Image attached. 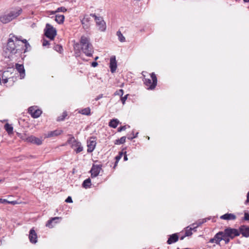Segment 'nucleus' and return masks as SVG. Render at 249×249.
Wrapping results in <instances>:
<instances>
[{
    "mask_svg": "<svg viewBox=\"0 0 249 249\" xmlns=\"http://www.w3.org/2000/svg\"><path fill=\"white\" fill-rule=\"evenodd\" d=\"M9 36L6 50L11 55L17 54L20 55L30 50V45L26 39H22L21 36H17L10 34Z\"/></svg>",
    "mask_w": 249,
    "mask_h": 249,
    "instance_id": "f257e3e1",
    "label": "nucleus"
},
{
    "mask_svg": "<svg viewBox=\"0 0 249 249\" xmlns=\"http://www.w3.org/2000/svg\"><path fill=\"white\" fill-rule=\"evenodd\" d=\"M73 48L75 53H80L81 51L87 56H92L94 52L93 47L90 41L89 37L82 36L80 40V43H76L73 45Z\"/></svg>",
    "mask_w": 249,
    "mask_h": 249,
    "instance_id": "f03ea898",
    "label": "nucleus"
},
{
    "mask_svg": "<svg viewBox=\"0 0 249 249\" xmlns=\"http://www.w3.org/2000/svg\"><path fill=\"white\" fill-rule=\"evenodd\" d=\"M22 12V10L20 7H17L8 13L0 15V21L3 24H6L19 16Z\"/></svg>",
    "mask_w": 249,
    "mask_h": 249,
    "instance_id": "7ed1b4c3",
    "label": "nucleus"
},
{
    "mask_svg": "<svg viewBox=\"0 0 249 249\" xmlns=\"http://www.w3.org/2000/svg\"><path fill=\"white\" fill-rule=\"evenodd\" d=\"M142 75L144 77H145V75H144L143 74H142ZM143 81L144 84L147 87V89H154L157 84V79L156 74L154 72H152L150 74V78H144Z\"/></svg>",
    "mask_w": 249,
    "mask_h": 249,
    "instance_id": "20e7f679",
    "label": "nucleus"
},
{
    "mask_svg": "<svg viewBox=\"0 0 249 249\" xmlns=\"http://www.w3.org/2000/svg\"><path fill=\"white\" fill-rule=\"evenodd\" d=\"M70 136L67 142L71 145V147L74 149L76 153L82 152L83 150V147L81 142L76 140L72 135H70Z\"/></svg>",
    "mask_w": 249,
    "mask_h": 249,
    "instance_id": "39448f33",
    "label": "nucleus"
},
{
    "mask_svg": "<svg viewBox=\"0 0 249 249\" xmlns=\"http://www.w3.org/2000/svg\"><path fill=\"white\" fill-rule=\"evenodd\" d=\"M208 219H203L199 220L196 223H194L191 225L190 226L187 228V230L185 231V236H189L192 234V231L195 230L196 231V229L199 226L201 225L203 223L206 222Z\"/></svg>",
    "mask_w": 249,
    "mask_h": 249,
    "instance_id": "423d86ee",
    "label": "nucleus"
},
{
    "mask_svg": "<svg viewBox=\"0 0 249 249\" xmlns=\"http://www.w3.org/2000/svg\"><path fill=\"white\" fill-rule=\"evenodd\" d=\"M90 16L94 18L96 24L98 29L101 32H104L106 29V23L101 17H98L95 14H90Z\"/></svg>",
    "mask_w": 249,
    "mask_h": 249,
    "instance_id": "0eeeda50",
    "label": "nucleus"
},
{
    "mask_svg": "<svg viewBox=\"0 0 249 249\" xmlns=\"http://www.w3.org/2000/svg\"><path fill=\"white\" fill-rule=\"evenodd\" d=\"M44 32L46 36L51 40H53L55 36L56 35V31L55 29L49 23L46 24Z\"/></svg>",
    "mask_w": 249,
    "mask_h": 249,
    "instance_id": "6e6552de",
    "label": "nucleus"
},
{
    "mask_svg": "<svg viewBox=\"0 0 249 249\" xmlns=\"http://www.w3.org/2000/svg\"><path fill=\"white\" fill-rule=\"evenodd\" d=\"M223 232L226 236L230 237L231 239H233L235 237L238 236L240 235V232L238 230L231 228L225 229Z\"/></svg>",
    "mask_w": 249,
    "mask_h": 249,
    "instance_id": "1a4fd4ad",
    "label": "nucleus"
},
{
    "mask_svg": "<svg viewBox=\"0 0 249 249\" xmlns=\"http://www.w3.org/2000/svg\"><path fill=\"white\" fill-rule=\"evenodd\" d=\"M28 112L33 118H37L41 114L42 111L36 107H31L28 109Z\"/></svg>",
    "mask_w": 249,
    "mask_h": 249,
    "instance_id": "9d476101",
    "label": "nucleus"
},
{
    "mask_svg": "<svg viewBox=\"0 0 249 249\" xmlns=\"http://www.w3.org/2000/svg\"><path fill=\"white\" fill-rule=\"evenodd\" d=\"M24 141L37 145H41L42 143V141L40 138H37L33 135L26 137Z\"/></svg>",
    "mask_w": 249,
    "mask_h": 249,
    "instance_id": "9b49d317",
    "label": "nucleus"
},
{
    "mask_svg": "<svg viewBox=\"0 0 249 249\" xmlns=\"http://www.w3.org/2000/svg\"><path fill=\"white\" fill-rule=\"evenodd\" d=\"M102 169L101 165H95L93 164L90 171L91 173V177L95 178L98 176L100 173V170Z\"/></svg>",
    "mask_w": 249,
    "mask_h": 249,
    "instance_id": "f8f14e48",
    "label": "nucleus"
},
{
    "mask_svg": "<svg viewBox=\"0 0 249 249\" xmlns=\"http://www.w3.org/2000/svg\"><path fill=\"white\" fill-rule=\"evenodd\" d=\"M96 144V140H95V138H91L89 140L87 141V152L88 153L92 152L94 150Z\"/></svg>",
    "mask_w": 249,
    "mask_h": 249,
    "instance_id": "ddd939ff",
    "label": "nucleus"
},
{
    "mask_svg": "<svg viewBox=\"0 0 249 249\" xmlns=\"http://www.w3.org/2000/svg\"><path fill=\"white\" fill-rule=\"evenodd\" d=\"M223 231H219L210 240L209 242L215 243L216 244H220V242L222 240Z\"/></svg>",
    "mask_w": 249,
    "mask_h": 249,
    "instance_id": "4468645a",
    "label": "nucleus"
},
{
    "mask_svg": "<svg viewBox=\"0 0 249 249\" xmlns=\"http://www.w3.org/2000/svg\"><path fill=\"white\" fill-rule=\"evenodd\" d=\"M91 17L90 15H85L83 18L81 20V23L84 29H88L90 26V22L91 21Z\"/></svg>",
    "mask_w": 249,
    "mask_h": 249,
    "instance_id": "2eb2a0df",
    "label": "nucleus"
},
{
    "mask_svg": "<svg viewBox=\"0 0 249 249\" xmlns=\"http://www.w3.org/2000/svg\"><path fill=\"white\" fill-rule=\"evenodd\" d=\"M109 67L112 73H114L116 71L117 65L115 56H112L110 58Z\"/></svg>",
    "mask_w": 249,
    "mask_h": 249,
    "instance_id": "dca6fc26",
    "label": "nucleus"
},
{
    "mask_svg": "<svg viewBox=\"0 0 249 249\" xmlns=\"http://www.w3.org/2000/svg\"><path fill=\"white\" fill-rule=\"evenodd\" d=\"M29 238L31 243L36 244L37 241V234L34 228L30 230L29 235Z\"/></svg>",
    "mask_w": 249,
    "mask_h": 249,
    "instance_id": "f3484780",
    "label": "nucleus"
},
{
    "mask_svg": "<svg viewBox=\"0 0 249 249\" xmlns=\"http://www.w3.org/2000/svg\"><path fill=\"white\" fill-rule=\"evenodd\" d=\"M16 69L17 71L19 73L20 79H23L25 76V69L22 64H16Z\"/></svg>",
    "mask_w": 249,
    "mask_h": 249,
    "instance_id": "a211bd4d",
    "label": "nucleus"
},
{
    "mask_svg": "<svg viewBox=\"0 0 249 249\" xmlns=\"http://www.w3.org/2000/svg\"><path fill=\"white\" fill-rule=\"evenodd\" d=\"M240 234H242V235L245 237H249V227L245 225L241 226L239 228Z\"/></svg>",
    "mask_w": 249,
    "mask_h": 249,
    "instance_id": "6ab92c4d",
    "label": "nucleus"
},
{
    "mask_svg": "<svg viewBox=\"0 0 249 249\" xmlns=\"http://www.w3.org/2000/svg\"><path fill=\"white\" fill-rule=\"evenodd\" d=\"M178 239V236L177 233H174L170 235L167 243L168 244L170 245L176 242Z\"/></svg>",
    "mask_w": 249,
    "mask_h": 249,
    "instance_id": "aec40b11",
    "label": "nucleus"
},
{
    "mask_svg": "<svg viewBox=\"0 0 249 249\" xmlns=\"http://www.w3.org/2000/svg\"><path fill=\"white\" fill-rule=\"evenodd\" d=\"M62 133V130L56 129L54 131L49 132L46 135V137L50 138L54 136H57Z\"/></svg>",
    "mask_w": 249,
    "mask_h": 249,
    "instance_id": "412c9836",
    "label": "nucleus"
},
{
    "mask_svg": "<svg viewBox=\"0 0 249 249\" xmlns=\"http://www.w3.org/2000/svg\"><path fill=\"white\" fill-rule=\"evenodd\" d=\"M220 218L227 220H235L236 219V216L233 213H227L221 215Z\"/></svg>",
    "mask_w": 249,
    "mask_h": 249,
    "instance_id": "4be33fe9",
    "label": "nucleus"
},
{
    "mask_svg": "<svg viewBox=\"0 0 249 249\" xmlns=\"http://www.w3.org/2000/svg\"><path fill=\"white\" fill-rule=\"evenodd\" d=\"M60 218H61L59 217H54L53 218H51L47 222L46 224V226L50 228H52L54 226V224H53V221H58Z\"/></svg>",
    "mask_w": 249,
    "mask_h": 249,
    "instance_id": "5701e85b",
    "label": "nucleus"
},
{
    "mask_svg": "<svg viewBox=\"0 0 249 249\" xmlns=\"http://www.w3.org/2000/svg\"><path fill=\"white\" fill-rule=\"evenodd\" d=\"M119 123V121L117 119H113L109 122V126L112 128H115Z\"/></svg>",
    "mask_w": 249,
    "mask_h": 249,
    "instance_id": "b1692460",
    "label": "nucleus"
},
{
    "mask_svg": "<svg viewBox=\"0 0 249 249\" xmlns=\"http://www.w3.org/2000/svg\"><path fill=\"white\" fill-rule=\"evenodd\" d=\"M65 19V17L63 15H56L55 20L58 24H62L63 23Z\"/></svg>",
    "mask_w": 249,
    "mask_h": 249,
    "instance_id": "393cba45",
    "label": "nucleus"
},
{
    "mask_svg": "<svg viewBox=\"0 0 249 249\" xmlns=\"http://www.w3.org/2000/svg\"><path fill=\"white\" fill-rule=\"evenodd\" d=\"M4 128L6 132L9 134H11L13 133V127L12 125L7 123L4 125Z\"/></svg>",
    "mask_w": 249,
    "mask_h": 249,
    "instance_id": "a878e982",
    "label": "nucleus"
},
{
    "mask_svg": "<svg viewBox=\"0 0 249 249\" xmlns=\"http://www.w3.org/2000/svg\"><path fill=\"white\" fill-rule=\"evenodd\" d=\"M91 185V180L89 178L85 180L82 183V186L86 189L89 188Z\"/></svg>",
    "mask_w": 249,
    "mask_h": 249,
    "instance_id": "bb28decb",
    "label": "nucleus"
},
{
    "mask_svg": "<svg viewBox=\"0 0 249 249\" xmlns=\"http://www.w3.org/2000/svg\"><path fill=\"white\" fill-rule=\"evenodd\" d=\"M79 112L83 115H89L90 114V109L89 107H87L80 110Z\"/></svg>",
    "mask_w": 249,
    "mask_h": 249,
    "instance_id": "cd10ccee",
    "label": "nucleus"
},
{
    "mask_svg": "<svg viewBox=\"0 0 249 249\" xmlns=\"http://www.w3.org/2000/svg\"><path fill=\"white\" fill-rule=\"evenodd\" d=\"M116 35L118 37L119 41L121 42H124L125 41V38L121 33V31H118L117 32Z\"/></svg>",
    "mask_w": 249,
    "mask_h": 249,
    "instance_id": "c85d7f7f",
    "label": "nucleus"
},
{
    "mask_svg": "<svg viewBox=\"0 0 249 249\" xmlns=\"http://www.w3.org/2000/svg\"><path fill=\"white\" fill-rule=\"evenodd\" d=\"M126 137L125 136L122 137L120 139L116 140L115 142L116 144H123L125 142Z\"/></svg>",
    "mask_w": 249,
    "mask_h": 249,
    "instance_id": "c756f323",
    "label": "nucleus"
},
{
    "mask_svg": "<svg viewBox=\"0 0 249 249\" xmlns=\"http://www.w3.org/2000/svg\"><path fill=\"white\" fill-rule=\"evenodd\" d=\"M67 11V9L65 7H58L55 11H52V13L54 14L57 12H65Z\"/></svg>",
    "mask_w": 249,
    "mask_h": 249,
    "instance_id": "7c9ffc66",
    "label": "nucleus"
},
{
    "mask_svg": "<svg viewBox=\"0 0 249 249\" xmlns=\"http://www.w3.org/2000/svg\"><path fill=\"white\" fill-rule=\"evenodd\" d=\"M67 116V112L65 111V112H63L61 116H60L57 118V121H63L65 119V118Z\"/></svg>",
    "mask_w": 249,
    "mask_h": 249,
    "instance_id": "2f4dec72",
    "label": "nucleus"
},
{
    "mask_svg": "<svg viewBox=\"0 0 249 249\" xmlns=\"http://www.w3.org/2000/svg\"><path fill=\"white\" fill-rule=\"evenodd\" d=\"M230 237L226 236V235L223 233L222 240H224L226 244H228L230 242Z\"/></svg>",
    "mask_w": 249,
    "mask_h": 249,
    "instance_id": "473e14b6",
    "label": "nucleus"
},
{
    "mask_svg": "<svg viewBox=\"0 0 249 249\" xmlns=\"http://www.w3.org/2000/svg\"><path fill=\"white\" fill-rule=\"evenodd\" d=\"M123 154H124V153L123 152H120L119 153V155L115 157V159H116V163L118 162L119 160L122 157Z\"/></svg>",
    "mask_w": 249,
    "mask_h": 249,
    "instance_id": "72a5a7b5",
    "label": "nucleus"
},
{
    "mask_svg": "<svg viewBox=\"0 0 249 249\" xmlns=\"http://www.w3.org/2000/svg\"><path fill=\"white\" fill-rule=\"evenodd\" d=\"M55 50L58 52L61 53L63 51L62 47L60 45H57L54 47Z\"/></svg>",
    "mask_w": 249,
    "mask_h": 249,
    "instance_id": "f704fd0d",
    "label": "nucleus"
},
{
    "mask_svg": "<svg viewBox=\"0 0 249 249\" xmlns=\"http://www.w3.org/2000/svg\"><path fill=\"white\" fill-rule=\"evenodd\" d=\"M138 133H139L138 132H137L136 133V134L135 135L134 131H132V136L128 137V139L131 140L133 139L136 138L137 137Z\"/></svg>",
    "mask_w": 249,
    "mask_h": 249,
    "instance_id": "c9c22d12",
    "label": "nucleus"
},
{
    "mask_svg": "<svg viewBox=\"0 0 249 249\" xmlns=\"http://www.w3.org/2000/svg\"><path fill=\"white\" fill-rule=\"evenodd\" d=\"M6 203L10 204L12 205H15L17 204L18 203L16 201H9L6 199V201L5 202Z\"/></svg>",
    "mask_w": 249,
    "mask_h": 249,
    "instance_id": "e433bc0d",
    "label": "nucleus"
},
{
    "mask_svg": "<svg viewBox=\"0 0 249 249\" xmlns=\"http://www.w3.org/2000/svg\"><path fill=\"white\" fill-rule=\"evenodd\" d=\"M127 95H126L122 97L121 98V101H122V102L123 105L124 104L126 100L127 99Z\"/></svg>",
    "mask_w": 249,
    "mask_h": 249,
    "instance_id": "4c0bfd02",
    "label": "nucleus"
},
{
    "mask_svg": "<svg viewBox=\"0 0 249 249\" xmlns=\"http://www.w3.org/2000/svg\"><path fill=\"white\" fill-rule=\"evenodd\" d=\"M42 45L43 46H46L47 45H49V41L47 40L44 39L43 41Z\"/></svg>",
    "mask_w": 249,
    "mask_h": 249,
    "instance_id": "58836bf2",
    "label": "nucleus"
},
{
    "mask_svg": "<svg viewBox=\"0 0 249 249\" xmlns=\"http://www.w3.org/2000/svg\"><path fill=\"white\" fill-rule=\"evenodd\" d=\"M244 219L247 221H249V213H245L244 214Z\"/></svg>",
    "mask_w": 249,
    "mask_h": 249,
    "instance_id": "ea45409f",
    "label": "nucleus"
},
{
    "mask_svg": "<svg viewBox=\"0 0 249 249\" xmlns=\"http://www.w3.org/2000/svg\"><path fill=\"white\" fill-rule=\"evenodd\" d=\"M65 202L67 203H72V200L71 196H68L67 199L65 200Z\"/></svg>",
    "mask_w": 249,
    "mask_h": 249,
    "instance_id": "a19ab883",
    "label": "nucleus"
},
{
    "mask_svg": "<svg viewBox=\"0 0 249 249\" xmlns=\"http://www.w3.org/2000/svg\"><path fill=\"white\" fill-rule=\"evenodd\" d=\"M126 129V126L125 125H124V126H121L119 128H118V131L119 132H121L122 131H124Z\"/></svg>",
    "mask_w": 249,
    "mask_h": 249,
    "instance_id": "79ce46f5",
    "label": "nucleus"
},
{
    "mask_svg": "<svg viewBox=\"0 0 249 249\" xmlns=\"http://www.w3.org/2000/svg\"><path fill=\"white\" fill-rule=\"evenodd\" d=\"M123 93H124V91L123 89H120L117 92H116L115 93V95L116 94H118V95H121V96H122L123 95Z\"/></svg>",
    "mask_w": 249,
    "mask_h": 249,
    "instance_id": "37998d69",
    "label": "nucleus"
},
{
    "mask_svg": "<svg viewBox=\"0 0 249 249\" xmlns=\"http://www.w3.org/2000/svg\"><path fill=\"white\" fill-rule=\"evenodd\" d=\"M103 97V94H100L98 96H97L95 98V100L96 101H98L99 100V99H100L101 98H102Z\"/></svg>",
    "mask_w": 249,
    "mask_h": 249,
    "instance_id": "c03bdc74",
    "label": "nucleus"
},
{
    "mask_svg": "<svg viewBox=\"0 0 249 249\" xmlns=\"http://www.w3.org/2000/svg\"><path fill=\"white\" fill-rule=\"evenodd\" d=\"M91 65L93 67H96L98 65V63L97 62L94 61L91 63Z\"/></svg>",
    "mask_w": 249,
    "mask_h": 249,
    "instance_id": "a18cd8bd",
    "label": "nucleus"
},
{
    "mask_svg": "<svg viewBox=\"0 0 249 249\" xmlns=\"http://www.w3.org/2000/svg\"><path fill=\"white\" fill-rule=\"evenodd\" d=\"M248 202H249V192L247 194V200L245 202V204H247Z\"/></svg>",
    "mask_w": 249,
    "mask_h": 249,
    "instance_id": "49530a36",
    "label": "nucleus"
},
{
    "mask_svg": "<svg viewBox=\"0 0 249 249\" xmlns=\"http://www.w3.org/2000/svg\"><path fill=\"white\" fill-rule=\"evenodd\" d=\"M6 201V199L0 198V203H5Z\"/></svg>",
    "mask_w": 249,
    "mask_h": 249,
    "instance_id": "de8ad7c7",
    "label": "nucleus"
},
{
    "mask_svg": "<svg viewBox=\"0 0 249 249\" xmlns=\"http://www.w3.org/2000/svg\"><path fill=\"white\" fill-rule=\"evenodd\" d=\"M124 161H126L128 160L127 155L126 154V152H124Z\"/></svg>",
    "mask_w": 249,
    "mask_h": 249,
    "instance_id": "09e8293b",
    "label": "nucleus"
},
{
    "mask_svg": "<svg viewBox=\"0 0 249 249\" xmlns=\"http://www.w3.org/2000/svg\"><path fill=\"white\" fill-rule=\"evenodd\" d=\"M8 79H7V78L3 79L2 82L4 84H6L8 82Z\"/></svg>",
    "mask_w": 249,
    "mask_h": 249,
    "instance_id": "8fccbe9b",
    "label": "nucleus"
},
{
    "mask_svg": "<svg viewBox=\"0 0 249 249\" xmlns=\"http://www.w3.org/2000/svg\"><path fill=\"white\" fill-rule=\"evenodd\" d=\"M59 220H58V221H53V224H55L56 223H57L59 222Z\"/></svg>",
    "mask_w": 249,
    "mask_h": 249,
    "instance_id": "3c124183",
    "label": "nucleus"
},
{
    "mask_svg": "<svg viewBox=\"0 0 249 249\" xmlns=\"http://www.w3.org/2000/svg\"><path fill=\"white\" fill-rule=\"evenodd\" d=\"M243 1H244L245 2H249V0H243Z\"/></svg>",
    "mask_w": 249,
    "mask_h": 249,
    "instance_id": "603ef678",
    "label": "nucleus"
},
{
    "mask_svg": "<svg viewBox=\"0 0 249 249\" xmlns=\"http://www.w3.org/2000/svg\"><path fill=\"white\" fill-rule=\"evenodd\" d=\"M184 239V236H182L180 238V240H183Z\"/></svg>",
    "mask_w": 249,
    "mask_h": 249,
    "instance_id": "864d4df0",
    "label": "nucleus"
},
{
    "mask_svg": "<svg viewBox=\"0 0 249 249\" xmlns=\"http://www.w3.org/2000/svg\"><path fill=\"white\" fill-rule=\"evenodd\" d=\"M98 58V56H96V57L95 58V60H96Z\"/></svg>",
    "mask_w": 249,
    "mask_h": 249,
    "instance_id": "5fc2aeb1",
    "label": "nucleus"
},
{
    "mask_svg": "<svg viewBox=\"0 0 249 249\" xmlns=\"http://www.w3.org/2000/svg\"><path fill=\"white\" fill-rule=\"evenodd\" d=\"M117 164V163H116V162H115V165H116Z\"/></svg>",
    "mask_w": 249,
    "mask_h": 249,
    "instance_id": "6e6d98bb",
    "label": "nucleus"
},
{
    "mask_svg": "<svg viewBox=\"0 0 249 249\" xmlns=\"http://www.w3.org/2000/svg\"><path fill=\"white\" fill-rule=\"evenodd\" d=\"M1 181V180H0V182Z\"/></svg>",
    "mask_w": 249,
    "mask_h": 249,
    "instance_id": "4d7b16f0",
    "label": "nucleus"
}]
</instances>
